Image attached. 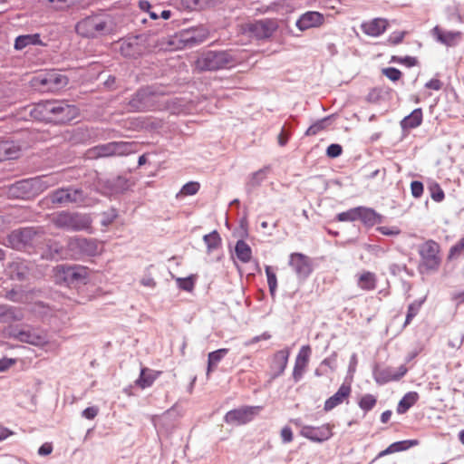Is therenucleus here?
Returning <instances> with one entry per match:
<instances>
[{
	"label": "nucleus",
	"mask_w": 464,
	"mask_h": 464,
	"mask_svg": "<svg viewBox=\"0 0 464 464\" xmlns=\"http://www.w3.org/2000/svg\"><path fill=\"white\" fill-rule=\"evenodd\" d=\"M75 30L82 37L98 38L115 34L118 26L115 19L110 14H96L79 21Z\"/></svg>",
	"instance_id": "1"
},
{
	"label": "nucleus",
	"mask_w": 464,
	"mask_h": 464,
	"mask_svg": "<svg viewBox=\"0 0 464 464\" xmlns=\"http://www.w3.org/2000/svg\"><path fill=\"white\" fill-rule=\"evenodd\" d=\"M33 113L34 117L42 120L65 123L76 119L79 115V110L74 105H70L64 102L46 101L38 103Z\"/></svg>",
	"instance_id": "2"
},
{
	"label": "nucleus",
	"mask_w": 464,
	"mask_h": 464,
	"mask_svg": "<svg viewBox=\"0 0 464 464\" xmlns=\"http://www.w3.org/2000/svg\"><path fill=\"white\" fill-rule=\"evenodd\" d=\"M59 181L60 179L57 175H44L24 179L14 184L10 188L9 193L17 198H30L55 186Z\"/></svg>",
	"instance_id": "3"
},
{
	"label": "nucleus",
	"mask_w": 464,
	"mask_h": 464,
	"mask_svg": "<svg viewBox=\"0 0 464 464\" xmlns=\"http://www.w3.org/2000/svg\"><path fill=\"white\" fill-rule=\"evenodd\" d=\"M51 220L59 228L74 231L88 229L92 223L86 214L64 210L53 214Z\"/></svg>",
	"instance_id": "4"
},
{
	"label": "nucleus",
	"mask_w": 464,
	"mask_h": 464,
	"mask_svg": "<svg viewBox=\"0 0 464 464\" xmlns=\"http://www.w3.org/2000/svg\"><path fill=\"white\" fill-rule=\"evenodd\" d=\"M234 59L227 52L208 51L198 56L195 66L199 71H215L231 67Z\"/></svg>",
	"instance_id": "5"
},
{
	"label": "nucleus",
	"mask_w": 464,
	"mask_h": 464,
	"mask_svg": "<svg viewBox=\"0 0 464 464\" xmlns=\"http://www.w3.org/2000/svg\"><path fill=\"white\" fill-rule=\"evenodd\" d=\"M89 277V270L85 266H57L53 269V278L59 285L85 284Z\"/></svg>",
	"instance_id": "6"
},
{
	"label": "nucleus",
	"mask_w": 464,
	"mask_h": 464,
	"mask_svg": "<svg viewBox=\"0 0 464 464\" xmlns=\"http://www.w3.org/2000/svg\"><path fill=\"white\" fill-rule=\"evenodd\" d=\"M132 144L129 142H110L90 149L87 156L90 159H97L100 157L127 155L132 151Z\"/></svg>",
	"instance_id": "7"
},
{
	"label": "nucleus",
	"mask_w": 464,
	"mask_h": 464,
	"mask_svg": "<svg viewBox=\"0 0 464 464\" xmlns=\"http://www.w3.org/2000/svg\"><path fill=\"white\" fill-rule=\"evenodd\" d=\"M32 83L34 87L56 92L67 85L68 78L56 71H50L34 76Z\"/></svg>",
	"instance_id": "8"
},
{
	"label": "nucleus",
	"mask_w": 464,
	"mask_h": 464,
	"mask_svg": "<svg viewBox=\"0 0 464 464\" xmlns=\"http://www.w3.org/2000/svg\"><path fill=\"white\" fill-rule=\"evenodd\" d=\"M41 235L34 227L14 230L7 237L8 245L17 250L24 248L38 241Z\"/></svg>",
	"instance_id": "9"
},
{
	"label": "nucleus",
	"mask_w": 464,
	"mask_h": 464,
	"mask_svg": "<svg viewBox=\"0 0 464 464\" xmlns=\"http://www.w3.org/2000/svg\"><path fill=\"white\" fill-rule=\"evenodd\" d=\"M48 198L53 204L57 205L81 204L85 199L83 191L72 187L56 189Z\"/></svg>",
	"instance_id": "10"
},
{
	"label": "nucleus",
	"mask_w": 464,
	"mask_h": 464,
	"mask_svg": "<svg viewBox=\"0 0 464 464\" xmlns=\"http://www.w3.org/2000/svg\"><path fill=\"white\" fill-rule=\"evenodd\" d=\"M67 246L72 256H96L101 254L102 251V246L96 240L86 239L83 237H71L68 240Z\"/></svg>",
	"instance_id": "11"
},
{
	"label": "nucleus",
	"mask_w": 464,
	"mask_h": 464,
	"mask_svg": "<svg viewBox=\"0 0 464 464\" xmlns=\"http://www.w3.org/2000/svg\"><path fill=\"white\" fill-rule=\"evenodd\" d=\"M262 410L261 406H244L229 411L225 416V421L233 425H243L251 421Z\"/></svg>",
	"instance_id": "12"
},
{
	"label": "nucleus",
	"mask_w": 464,
	"mask_h": 464,
	"mask_svg": "<svg viewBox=\"0 0 464 464\" xmlns=\"http://www.w3.org/2000/svg\"><path fill=\"white\" fill-rule=\"evenodd\" d=\"M289 266L300 281H304L312 273L313 267L310 258L301 253H292L289 256Z\"/></svg>",
	"instance_id": "13"
},
{
	"label": "nucleus",
	"mask_w": 464,
	"mask_h": 464,
	"mask_svg": "<svg viewBox=\"0 0 464 464\" xmlns=\"http://www.w3.org/2000/svg\"><path fill=\"white\" fill-rule=\"evenodd\" d=\"M144 44V35L130 36L120 42V52L126 57H136L146 50Z\"/></svg>",
	"instance_id": "14"
},
{
	"label": "nucleus",
	"mask_w": 464,
	"mask_h": 464,
	"mask_svg": "<svg viewBox=\"0 0 464 464\" xmlns=\"http://www.w3.org/2000/svg\"><path fill=\"white\" fill-rule=\"evenodd\" d=\"M247 30L256 38L264 39L270 37L277 29L276 20L264 19L246 24Z\"/></svg>",
	"instance_id": "15"
},
{
	"label": "nucleus",
	"mask_w": 464,
	"mask_h": 464,
	"mask_svg": "<svg viewBox=\"0 0 464 464\" xmlns=\"http://www.w3.org/2000/svg\"><path fill=\"white\" fill-rule=\"evenodd\" d=\"M332 429L333 426L328 423L320 427L304 426L300 434L314 442H323L333 436Z\"/></svg>",
	"instance_id": "16"
},
{
	"label": "nucleus",
	"mask_w": 464,
	"mask_h": 464,
	"mask_svg": "<svg viewBox=\"0 0 464 464\" xmlns=\"http://www.w3.org/2000/svg\"><path fill=\"white\" fill-rule=\"evenodd\" d=\"M208 30L205 27L190 28L181 32L179 39L185 47H193L206 41L208 38Z\"/></svg>",
	"instance_id": "17"
},
{
	"label": "nucleus",
	"mask_w": 464,
	"mask_h": 464,
	"mask_svg": "<svg viewBox=\"0 0 464 464\" xmlns=\"http://www.w3.org/2000/svg\"><path fill=\"white\" fill-rule=\"evenodd\" d=\"M324 15L316 11L304 13L297 19L295 25L300 31L321 27L324 24Z\"/></svg>",
	"instance_id": "18"
},
{
	"label": "nucleus",
	"mask_w": 464,
	"mask_h": 464,
	"mask_svg": "<svg viewBox=\"0 0 464 464\" xmlns=\"http://www.w3.org/2000/svg\"><path fill=\"white\" fill-rule=\"evenodd\" d=\"M405 365H401L397 370L392 367L384 369H375L373 372V377L377 383L383 384L389 382L399 381L407 372Z\"/></svg>",
	"instance_id": "19"
},
{
	"label": "nucleus",
	"mask_w": 464,
	"mask_h": 464,
	"mask_svg": "<svg viewBox=\"0 0 464 464\" xmlns=\"http://www.w3.org/2000/svg\"><path fill=\"white\" fill-rule=\"evenodd\" d=\"M311 355V348L309 345H304L301 347L295 362V367L293 371V377L295 380V382H298L304 372L305 371V368L308 365L309 359Z\"/></svg>",
	"instance_id": "20"
},
{
	"label": "nucleus",
	"mask_w": 464,
	"mask_h": 464,
	"mask_svg": "<svg viewBox=\"0 0 464 464\" xmlns=\"http://www.w3.org/2000/svg\"><path fill=\"white\" fill-rule=\"evenodd\" d=\"M432 34L438 42L447 46L456 45L462 37V34L459 31H443L439 26H435L432 29Z\"/></svg>",
	"instance_id": "21"
},
{
	"label": "nucleus",
	"mask_w": 464,
	"mask_h": 464,
	"mask_svg": "<svg viewBox=\"0 0 464 464\" xmlns=\"http://www.w3.org/2000/svg\"><path fill=\"white\" fill-rule=\"evenodd\" d=\"M21 150V145L14 140H0V161L18 158Z\"/></svg>",
	"instance_id": "22"
},
{
	"label": "nucleus",
	"mask_w": 464,
	"mask_h": 464,
	"mask_svg": "<svg viewBox=\"0 0 464 464\" xmlns=\"http://www.w3.org/2000/svg\"><path fill=\"white\" fill-rule=\"evenodd\" d=\"M388 26V21L382 18H375L370 22L362 24V30L367 35L377 37L385 32Z\"/></svg>",
	"instance_id": "23"
},
{
	"label": "nucleus",
	"mask_w": 464,
	"mask_h": 464,
	"mask_svg": "<svg viewBox=\"0 0 464 464\" xmlns=\"http://www.w3.org/2000/svg\"><path fill=\"white\" fill-rule=\"evenodd\" d=\"M350 385L342 384L338 391L325 401L324 407V411H329L343 403V401L350 396Z\"/></svg>",
	"instance_id": "24"
},
{
	"label": "nucleus",
	"mask_w": 464,
	"mask_h": 464,
	"mask_svg": "<svg viewBox=\"0 0 464 464\" xmlns=\"http://www.w3.org/2000/svg\"><path fill=\"white\" fill-rule=\"evenodd\" d=\"M41 45L45 46L39 34H22L15 38L14 47L17 51H21L27 46Z\"/></svg>",
	"instance_id": "25"
},
{
	"label": "nucleus",
	"mask_w": 464,
	"mask_h": 464,
	"mask_svg": "<svg viewBox=\"0 0 464 464\" xmlns=\"http://www.w3.org/2000/svg\"><path fill=\"white\" fill-rule=\"evenodd\" d=\"M222 0H180V7L189 11L203 10L214 7Z\"/></svg>",
	"instance_id": "26"
},
{
	"label": "nucleus",
	"mask_w": 464,
	"mask_h": 464,
	"mask_svg": "<svg viewBox=\"0 0 464 464\" xmlns=\"http://www.w3.org/2000/svg\"><path fill=\"white\" fill-rule=\"evenodd\" d=\"M358 219L365 226L372 227L382 222V216L372 208L358 207Z\"/></svg>",
	"instance_id": "27"
},
{
	"label": "nucleus",
	"mask_w": 464,
	"mask_h": 464,
	"mask_svg": "<svg viewBox=\"0 0 464 464\" xmlns=\"http://www.w3.org/2000/svg\"><path fill=\"white\" fill-rule=\"evenodd\" d=\"M289 354L290 353L287 349L280 350L275 353L271 365L275 376H278L284 372L287 365Z\"/></svg>",
	"instance_id": "28"
},
{
	"label": "nucleus",
	"mask_w": 464,
	"mask_h": 464,
	"mask_svg": "<svg viewBox=\"0 0 464 464\" xmlns=\"http://www.w3.org/2000/svg\"><path fill=\"white\" fill-rule=\"evenodd\" d=\"M160 375V372L149 368H142L140 377L136 380V385L141 389L148 388L152 385L154 381Z\"/></svg>",
	"instance_id": "29"
},
{
	"label": "nucleus",
	"mask_w": 464,
	"mask_h": 464,
	"mask_svg": "<svg viewBox=\"0 0 464 464\" xmlns=\"http://www.w3.org/2000/svg\"><path fill=\"white\" fill-rule=\"evenodd\" d=\"M376 276L370 271H363L358 275L357 285L364 291H371L376 287Z\"/></svg>",
	"instance_id": "30"
},
{
	"label": "nucleus",
	"mask_w": 464,
	"mask_h": 464,
	"mask_svg": "<svg viewBox=\"0 0 464 464\" xmlns=\"http://www.w3.org/2000/svg\"><path fill=\"white\" fill-rule=\"evenodd\" d=\"M418 445V440H402V441H397L392 444H391L387 449L381 451L377 458H382L389 454H392L395 452L406 450L407 449Z\"/></svg>",
	"instance_id": "31"
},
{
	"label": "nucleus",
	"mask_w": 464,
	"mask_h": 464,
	"mask_svg": "<svg viewBox=\"0 0 464 464\" xmlns=\"http://www.w3.org/2000/svg\"><path fill=\"white\" fill-rule=\"evenodd\" d=\"M419 399V395L415 392L406 393L399 401L397 406V412L399 414L405 413L411 406H413Z\"/></svg>",
	"instance_id": "32"
},
{
	"label": "nucleus",
	"mask_w": 464,
	"mask_h": 464,
	"mask_svg": "<svg viewBox=\"0 0 464 464\" xmlns=\"http://www.w3.org/2000/svg\"><path fill=\"white\" fill-rule=\"evenodd\" d=\"M422 111L420 109H415L410 115L401 121L402 129H413L421 124Z\"/></svg>",
	"instance_id": "33"
},
{
	"label": "nucleus",
	"mask_w": 464,
	"mask_h": 464,
	"mask_svg": "<svg viewBox=\"0 0 464 464\" xmlns=\"http://www.w3.org/2000/svg\"><path fill=\"white\" fill-rule=\"evenodd\" d=\"M439 253V245L432 240H429L422 244L420 248V256L429 260H435Z\"/></svg>",
	"instance_id": "34"
},
{
	"label": "nucleus",
	"mask_w": 464,
	"mask_h": 464,
	"mask_svg": "<svg viewBox=\"0 0 464 464\" xmlns=\"http://www.w3.org/2000/svg\"><path fill=\"white\" fill-rule=\"evenodd\" d=\"M227 352V349L223 348L208 353L207 375H209V373L217 367Z\"/></svg>",
	"instance_id": "35"
},
{
	"label": "nucleus",
	"mask_w": 464,
	"mask_h": 464,
	"mask_svg": "<svg viewBox=\"0 0 464 464\" xmlns=\"http://www.w3.org/2000/svg\"><path fill=\"white\" fill-rule=\"evenodd\" d=\"M235 252L237 257L243 263H247L252 257V251L250 246L243 240L237 242Z\"/></svg>",
	"instance_id": "36"
},
{
	"label": "nucleus",
	"mask_w": 464,
	"mask_h": 464,
	"mask_svg": "<svg viewBox=\"0 0 464 464\" xmlns=\"http://www.w3.org/2000/svg\"><path fill=\"white\" fill-rule=\"evenodd\" d=\"M203 240L207 245V251L208 254L215 251L221 246V237L216 230L205 235L203 237Z\"/></svg>",
	"instance_id": "37"
},
{
	"label": "nucleus",
	"mask_w": 464,
	"mask_h": 464,
	"mask_svg": "<svg viewBox=\"0 0 464 464\" xmlns=\"http://www.w3.org/2000/svg\"><path fill=\"white\" fill-rule=\"evenodd\" d=\"M44 5L47 7L54 9V10H63L66 9L77 3H80L82 0H41Z\"/></svg>",
	"instance_id": "38"
},
{
	"label": "nucleus",
	"mask_w": 464,
	"mask_h": 464,
	"mask_svg": "<svg viewBox=\"0 0 464 464\" xmlns=\"http://www.w3.org/2000/svg\"><path fill=\"white\" fill-rule=\"evenodd\" d=\"M269 172V168H263L256 172H254L248 179L247 187L250 188H254L259 186L267 177Z\"/></svg>",
	"instance_id": "39"
},
{
	"label": "nucleus",
	"mask_w": 464,
	"mask_h": 464,
	"mask_svg": "<svg viewBox=\"0 0 464 464\" xmlns=\"http://www.w3.org/2000/svg\"><path fill=\"white\" fill-rule=\"evenodd\" d=\"M19 339L22 342L34 345H42L45 343L44 336L31 332H21L19 334Z\"/></svg>",
	"instance_id": "40"
},
{
	"label": "nucleus",
	"mask_w": 464,
	"mask_h": 464,
	"mask_svg": "<svg viewBox=\"0 0 464 464\" xmlns=\"http://www.w3.org/2000/svg\"><path fill=\"white\" fill-rule=\"evenodd\" d=\"M9 274L13 279L22 280L26 275V266L22 262H14L9 266Z\"/></svg>",
	"instance_id": "41"
},
{
	"label": "nucleus",
	"mask_w": 464,
	"mask_h": 464,
	"mask_svg": "<svg viewBox=\"0 0 464 464\" xmlns=\"http://www.w3.org/2000/svg\"><path fill=\"white\" fill-rule=\"evenodd\" d=\"M359 407L364 411H369L376 404V398L372 394L363 395L359 401Z\"/></svg>",
	"instance_id": "42"
},
{
	"label": "nucleus",
	"mask_w": 464,
	"mask_h": 464,
	"mask_svg": "<svg viewBox=\"0 0 464 464\" xmlns=\"http://www.w3.org/2000/svg\"><path fill=\"white\" fill-rule=\"evenodd\" d=\"M337 220L341 222L358 220V208H351L337 215Z\"/></svg>",
	"instance_id": "43"
},
{
	"label": "nucleus",
	"mask_w": 464,
	"mask_h": 464,
	"mask_svg": "<svg viewBox=\"0 0 464 464\" xmlns=\"http://www.w3.org/2000/svg\"><path fill=\"white\" fill-rule=\"evenodd\" d=\"M266 274L267 276V283L269 286V290L272 295L275 294L277 286V280L276 274L271 270L270 266L266 267Z\"/></svg>",
	"instance_id": "44"
},
{
	"label": "nucleus",
	"mask_w": 464,
	"mask_h": 464,
	"mask_svg": "<svg viewBox=\"0 0 464 464\" xmlns=\"http://www.w3.org/2000/svg\"><path fill=\"white\" fill-rule=\"evenodd\" d=\"M464 252V237L450 249L449 258H457Z\"/></svg>",
	"instance_id": "45"
},
{
	"label": "nucleus",
	"mask_w": 464,
	"mask_h": 464,
	"mask_svg": "<svg viewBox=\"0 0 464 464\" xmlns=\"http://www.w3.org/2000/svg\"><path fill=\"white\" fill-rule=\"evenodd\" d=\"M327 120L328 119L325 118V119H323V120L314 123L307 129L305 134L308 136L317 134L320 130H322L323 129L325 128V123H326Z\"/></svg>",
	"instance_id": "46"
},
{
	"label": "nucleus",
	"mask_w": 464,
	"mask_h": 464,
	"mask_svg": "<svg viewBox=\"0 0 464 464\" xmlns=\"http://www.w3.org/2000/svg\"><path fill=\"white\" fill-rule=\"evenodd\" d=\"M199 183L190 181L182 187L181 193L188 196L195 195L199 189Z\"/></svg>",
	"instance_id": "47"
},
{
	"label": "nucleus",
	"mask_w": 464,
	"mask_h": 464,
	"mask_svg": "<svg viewBox=\"0 0 464 464\" xmlns=\"http://www.w3.org/2000/svg\"><path fill=\"white\" fill-rule=\"evenodd\" d=\"M420 305H421V303L411 304L409 305L404 326L409 324L411 323V321L412 320V318L418 314Z\"/></svg>",
	"instance_id": "48"
},
{
	"label": "nucleus",
	"mask_w": 464,
	"mask_h": 464,
	"mask_svg": "<svg viewBox=\"0 0 464 464\" xmlns=\"http://www.w3.org/2000/svg\"><path fill=\"white\" fill-rule=\"evenodd\" d=\"M430 196L431 198L436 202L442 201L445 197L443 190L438 184L430 187Z\"/></svg>",
	"instance_id": "49"
},
{
	"label": "nucleus",
	"mask_w": 464,
	"mask_h": 464,
	"mask_svg": "<svg viewBox=\"0 0 464 464\" xmlns=\"http://www.w3.org/2000/svg\"><path fill=\"white\" fill-rule=\"evenodd\" d=\"M382 73L392 82L398 81L401 76V72L393 67L383 69Z\"/></svg>",
	"instance_id": "50"
},
{
	"label": "nucleus",
	"mask_w": 464,
	"mask_h": 464,
	"mask_svg": "<svg viewBox=\"0 0 464 464\" xmlns=\"http://www.w3.org/2000/svg\"><path fill=\"white\" fill-rule=\"evenodd\" d=\"M405 34H406V32H404V31L393 32L390 34V36L388 38V43L391 44H393V45L398 44L402 42Z\"/></svg>",
	"instance_id": "51"
},
{
	"label": "nucleus",
	"mask_w": 464,
	"mask_h": 464,
	"mask_svg": "<svg viewBox=\"0 0 464 464\" xmlns=\"http://www.w3.org/2000/svg\"><path fill=\"white\" fill-rule=\"evenodd\" d=\"M177 283L179 288L186 291H191L194 287V282L190 277L177 278Z\"/></svg>",
	"instance_id": "52"
},
{
	"label": "nucleus",
	"mask_w": 464,
	"mask_h": 464,
	"mask_svg": "<svg viewBox=\"0 0 464 464\" xmlns=\"http://www.w3.org/2000/svg\"><path fill=\"white\" fill-rule=\"evenodd\" d=\"M411 195L418 198L423 193V184L420 181H412L411 184Z\"/></svg>",
	"instance_id": "53"
},
{
	"label": "nucleus",
	"mask_w": 464,
	"mask_h": 464,
	"mask_svg": "<svg viewBox=\"0 0 464 464\" xmlns=\"http://www.w3.org/2000/svg\"><path fill=\"white\" fill-rule=\"evenodd\" d=\"M343 149L339 144H331L326 150L327 156L336 158L342 154Z\"/></svg>",
	"instance_id": "54"
},
{
	"label": "nucleus",
	"mask_w": 464,
	"mask_h": 464,
	"mask_svg": "<svg viewBox=\"0 0 464 464\" xmlns=\"http://www.w3.org/2000/svg\"><path fill=\"white\" fill-rule=\"evenodd\" d=\"M99 412V409L95 406L86 408L82 412V416L88 419L93 420Z\"/></svg>",
	"instance_id": "55"
},
{
	"label": "nucleus",
	"mask_w": 464,
	"mask_h": 464,
	"mask_svg": "<svg viewBox=\"0 0 464 464\" xmlns=\"http://www.w3.org/2000/svg\"><path fill=\"white\" fill-rule=\"evenodd\" d=\"M281 438L284 443H288L293 440V431L292 430L285 426L281 430Z\"/></svg>",
	"instance_id": "56"
},
{
	"label": "nucleus",
	"mask_w": 464,
	"mask_h": 464,
	"mask_svg": "<svg viewBox=\"0 0 464 464\" xmlns=\"http://www.w3.org/2000/svg\"><path fill=\"white\" fill-rule=\"evenodd\" d=\"M378 230L385 236H397L400 234V229L397 227H380Z\"/></svg>",
	"instance_id": "57"
},
{
	"label": "nucleus",
	"mask_w": 464,
	"mask_h": 464,
	"mask_svg": "<svg viewBox=\"0 0 464 464\" xmlns=\"http://www.w3.org/2000/svg\"><path fill=\"white\" fill-rule=\"evenodd\" d=\"M392 60L396 61L398 63H404V64H406L409 67L415 65L416 63H417L416 58L411 57V56H406V57H403V58H401H401L392 57Z\"/></svg>",
	"instance_id": "58"
},
{
	"label": "nucleus",
	"mask_w": 464,
	"mask_h": 464,
	"mask_svg": "<svg viewBox=\"0 0 464 464\" xmlns=\"http://www.w3.org/2000/svg\"><path fill=\"white\" fill-rule=\"evenodd\" d=\"M53 451V445L52 443L45 442L44 443L38 450V454L41 456H48Z\"/></svg>",
	"instance_id": "59"
},
{
	"label": "nucleus",
	"mask_w": 464,
	"mask_h": 464,
	"mask_svg": "<svg viewBox=\"0 0 464 464\" xmlns=\"http://www.w3.org/2000/svg\"><path fill=\"white\" fill-rule=\"evenodd\" d=\"M15 361L14 359L2 358L0 359V372L8 370L12 365H14Z\"/></svg>",
	"instance_id": "60"
},
{
	"label": "nucleus",
	"mask_w": 464,
	"mask_h": 464,
	"mask_svg": "<svg viewBox=\"0 0 464 464\" xmlns=\"http://www.w3.org/2000/svg\"><path fill=\"white\" fill-rule=\"evenodd\" d=\"M425 86L429 89H432V90H435V91H439L441 89L442 87V83L440 80L438 79H431L430 81H429Z\"/></svg>",
	"instance_id": "61"
},
{
	"label": "nucleus",
	"mask_w": 464,
	"mask_h": 464,
	"mask_svg": "<svg viewBox=\"0 0 464 464\" xmlns=\"http://www.w3.org/2000/svg\"><path fill=\"white\" fill-rule=\"evenodd\" d=\"M141 285L148 287H154L156 285V282L150 276L143 277L140 281Z\"/></svg>",
	"instance_id": "62"
},
{
	"label": "nucleus",
	"mask_w": 464,
	"mask_h": 464,
	"mask_svg": "<svg viewBox=\"0 0 464 464\" xmlns=\"http://www.w3.org/2000/svg\"><path fill=\"white\" fill-rule=\"evenodd\" d=\"M356 366H357V356H356V354H353L351 357V360H350L349 372L353 373L356 371Z\"/></svg>",
	"instance_id": "63"
},
{
	"label": "nucleus",
	"mask_w": 464,
	"mask_h": 464,
	"mask_svg": "<svg viewBox=\"0 0 464 464\" xmlns=\"http://www.w3.org/2000/svg\"><path fill=\"white\" fill-rule=\"evenodd\" d=\"M391 416H392V411H385L382 413L381 415V420L382 423H386L389 421V420L391 419Z\"/></svg>",
	"instance_id": "64"
}]
</instances>
